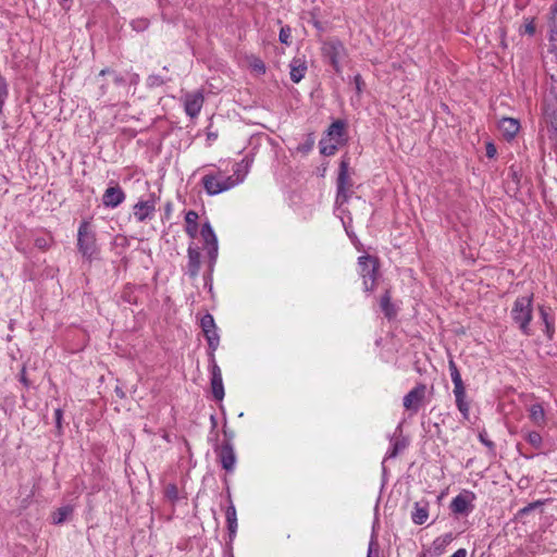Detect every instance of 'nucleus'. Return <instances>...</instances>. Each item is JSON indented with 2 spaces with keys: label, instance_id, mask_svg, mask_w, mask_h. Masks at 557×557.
<instances>
[{
  "label": "nucleus",
  "instance_id": "b1692460",
  "mask_svg": "<svg viewBox=\"0 0 557 557\" xmlns=\"http://www.w3.org/2000/svg\"><path fill=\"white\" fill-rule=\"evenodd\" d=\"M529 417L537 426H544L546 423L545 411L540 404H533L530 406Z\"/></svg>",
  "mask_w": 557,
  "mask_h": 557
},
{
  "label": "nucleus",
  "instance_id": "4468645a",
  "mask_svg": "<svg viewBox=\"0 0 557 557\" xmlns=\"http://www.w3.org/2000/svg\"><path fill=\"white\" fill-rule=\"evenodd\" d=\"M205 97L201 91L189 92L184 96L185 112L191 119L198 116L203 106Z\"/></svg>",
  "mask_w": 557,
  "mask_h": 557
},
{
  "label": "nucleus",
  "instance_id": "ddd939ff",
  "mask_svg": "<svg viewBox=\"0 0 557 557\" xmlns=\"http://www.w3.org/2000/svg\"><path fill=\"white\" fill-rule=\"evenodd\" d=\"M156 212V200L151 197L148 200H139L133 207V215L137 222L151 220Z\"/></svg>",
  "mask_w": 557,
  "mask_h": 557
},
{
  "label": "nucleus",
  "instance_id": "6e6d98bb",
  "mask_svg": "<svg viewBox=\"0 0 557 557\" xmlns=\"http://www.w3.org/2000/svg\"><path fill=\"white\" fill-rule=\"evenodd\" d=\"M22 381H23L25 384H27V380H26V377H25L24 375H22Z\"/></svg>",
  "mask_w": 557,
  "mask_h": 557
},
{
  "label": "nucleus",
  "instance_id": "37998d69",
  "mask_svg": "<svg viewBox=\"0 0 557 557\" xmlns=\"http://www.w3.org/2000/svg\"><path fill=\"white\" fill-rule=\"evenodd\" d=\"M524 33L528 35H531V36L534 35L535 34V25L532 22L525 24Z\"/></svg>",
  "mask_w": 557,
  "mask_h": 557
},
{
  "label": "nucleus",
  "instance_id": "c756f323",
  "mask_svg": "<svg viewBox=\"0 0 557 557\" xmlns=\"http://www.w3.org/2000/svg\"><path fill=\"white\" fill-rule=\"evenodd\" d=\"M453 534L451 533H446L440 537H437L434 542H433V546H434V550L437 552L438 554H442L443 550L445 549V547L451 543L453 541Z\"/></svg>",
  "mask_w": 557,
  "mask_h": 557
},
{
  "label": "nucleus",
  "instance_id": "a18cd8bd",
  "mask_svg": "<svg viewBox=\"0 0 557 557\" xmlns=\"http://www.w3.org/2000/svg\"><path fill=\"white\" fill-rule=\"evenodd\" d=\"M450 557H467V550L465 548H459Z\"/></svg>",
  "mask_w": 557,
  "mask_h": 557
},
{
  "label": "nucleus",
  "instance_id": "2eb2a0df",
  "mask_svg": "<svg viewBox=\"0 0 557 557\" xmlns=\"http://www.w3.org/2000/svg\"><path fill=\"white\" fill-rule=\"evenodd\" d=\"M307 60L305 55H296L289 63V75L294 83H299L307 73Z\"/></svg>",
  "mask_w": 557,
  "mask_h": 557
},
{
  "label": "nucleus",
  "instance_id": "09e8293b",
  "mask_svg": "<svg viewBox=\"0 0 557 557\" xmlns=\"http://www.w3.org/2000/svg\"><path fill=\"white\" fill-rule=\"evenodd\" d=\"M313 144H314L313 139H308V140H307V143L304 145L302 150H304V151H309V150H311V149H312V147H313Z\"/></svg>",
  "mask_w": 557,
  "mask_h": 557
},
{
  "label": "nucleus",
  "instance_id": "a211bd4d",
  "mask_svg": "<svg viewBox=\"0 0 557 557\" xmlns=\"http://www.w3.org/2000/svg\"><path fill=\"white\" fill-rule=\"evenodd\" d=\"M187 253H188L187 274L189 275V277L196 278L199 274V270H200V265H201L200 252L197 248L189 246Z\"/></svg>",
  "mask_w": 557,
  "mask_h": 557
},
{
  "label": "nucleus",
  "instance_id": "412c9836",
  "mask_svg": "<svg viewBox=\"0 0 557 557\" xmlns=\"http://www.w3.org/2000/svg\"><path fill=\"white\" fill-rule=\"evenodd\" d=\"M198 213L190 210L185 215V231L190 238H196L198 234Z\"/></svg>",
  "mask_w": 557,
  "mask_h": 557
},
{
  "label": "nucleus",
  "instance_id": "423d86ee",
  "mask_svg": "<svg viewBox=\"0 0 557 557\" xmlns=\"http://www.w3.org/2000/svg\"><path fill=\"white\" fill-rule=\"evenodd\" d=\"M321 50L324 59L330 62L333 69L337 73L341 72L339 63L346 53L344 45L338 39L332 38L323 42Z\"/></svg>",
  "mask_w": 557,
  "mask_h": 557
},
{
  "label": "nucleus",
  "instance_id": "2f4dec72",
  "mask_svg": "<svg viewBox=\"0 0 557 557\" xmlns=\"http://www.w3.org/2000/svg\"><path fill=\"white\" fill-rule=\"evenodd\" d=\"M164 496L171 503L178 500V488L175 484L169 483L164 486Z\"/></svg>",
  "mask_w": 557,
  "mask_h": 557
},
{
  "label": "nucleus",
  "instance_id": "473e14b6",
  "mask_svg": "<svg viewBox=\"0 0 557 557\" xmlns=\"http://www.w3.org/2000/svg\"><path fill=\"white\" fill-rule=\"evenodd\" d=\"M367 557H381L380 545L375 535L371 536Z\"/></svg>",
  "mask_w": 557,
  "mask_h": 557
},
{
  "label": "nucleus",
  "instance_id": "4d7b16f0",
  "mask_svg": "<svg viewBox=\"0 0 557 557\" xmlns=\"http://www.w3.org/2000/svg\"><path fill=\"white\" fill-rule=\"evenodd\" d=\"M100 74H101V75H106V70H102V71L100 72Z\"/></svg>",
  "mask_w": 557,
  "mask_h": 557
},
{
  "label": "nucleus",
  "instance_id": "393cba45",
  "mask_svg": "<svg viewBox=\"0 0 557 557\" xmlns=\"http://www.w3.org/2000/svg\"><path fill=\"white\" fill-rule=\"evenodd\" d=\"M548 34L549 40L554 44L557 42V0L550 7L548 20Z\"/></svg>",
  "mask_w": 557,
  "mask_h": 557
},
{
  "label": "nucleus",
  "instance_id": "a19ab883",
  "mask_svg": "<svg viewBox=\"0 0 557 557\" xmlns=\"http://www.w3.org/2000/svg\"><path fill=\"white\" fill-rule=\"evenodd\" d=\"M485 150H486V157L490 159L494 158L497 153L496 147L492 143L486 144Z\"/></svg>",
  "mask_w": 557,
  "mask_h": 557
},
{
  "label": "nucleus",
  "instance_id": "72a5a7b5",
  "mask_svg": "<svg viewBox=\"0 0 557 557\" xmlns=\"http://www.w3.org/2000/svg\"><path fill=\"white\" fill-rule=\"evenodd\" d=\"M525 440L534 448H540L542 445V436L539 432H529L525 436Z\"/></svg>",
  "mask_w": 557,
  "mask_h": 557
},
{
  "label": "nucleus",
  "instance_id": "58836bf2",
  "mask_svg": "<svg viewBox=\"0 0 557 557\" xmlns=\"http://www.w3.org/2000/svg\"><path fill=\"white\" fill-rule=\"evenodd\" d=\"M206 248L208 249L210 263H213L218 256V243H215V245L211 244L210 246H206Z\"/></svg>",
  "mask_w": 557,
  "mask_h": 557
},
{
  "label": "nucleus",
  "instance_id": "603ef678",
  "mask_svg": "<svg viewBox=\"0 0 557 557\" xmlns=\"http://www.w3.org/2000/svg\"><path fill=\"white\" fill-rule=\"evenodd\" d=\"M546 333L548 335L549 338L553 337V333H554V326H553V323L549 322V327H546Z\"/></svg>",
  "mask_w": 557,
  "mask_h": 557
},
{
  "label": "nucleus",
  "instance_id": "4be33fe9",
  "mask_svg": "<svg viewBox=\"0 0 557 557\" xmlns=\"http://www.w3.org/2000/svg\"><path fill=\"white\" fill-rule=\"evenodd\" d=\"M327 135L330 137V141L341 144L345 135V123L341 120L333 122L327 129Z\"/></svg>",
  "mask_w": 557,
  "mask_h": 557
},
{
  "label": "nucleus",
  "instance_id": "3c124183",
  "mask_svg": "<svg viewBox=\"0 0 557 557\" xmlns=\"http://www.w3.org/2000/svg\"><path fill=\"white\" fill-rule=\"evenodd\" d=\"M480 440H481V442H482L484 445H486L487 447H493V446H494L493 442H491V441H488L487 438H485V437L483 436V434H480Z\"/></svg>",
  "mask_w": 557,
  "mask_h": 557
},
{
  "label": "nucleus",
  "instance_id": "49530a36",
  "mask_svg": "<svg viewBox=\"0 0 557 557\" xmlns=\"http://www.w3.org/2000/svg\"><path fill=\"white\" fill-rule=\"evenodd\" d=\"M540 311H541V317L545 323V326L549 327V321H548L547 313L545 312V310L543 308H541Z\"/></svg>",
  "mask_w": 557,
  "mask_h": 557
},
{
  "label": "nucleus",
  "instance_id": "c03bdc74",
  "mask_svg": "<svg viewBox=\"0 0 557 557\" xmlns=\"http://www.w3.org/2000/svg\"><path fill=\"white\" fill-rule=\"evenodd\" d=\"M253 69L260 73H264L265 72V65L262 61L260 60H257L255 63H253Z\"/></svg>",
  "mask_w": 557,
  "mask_h": 557
},
{
  "label": "nucleus",
  "instance_id": "9b49d317",
  "mask_svg": "<svg viewBox=\"0 0 557 557\" xmlns=\"http://www.w3.org/2000/svg\"><path fill=\"white\" fill-rule=\"evenodd\" d=\"M210 356V371H211V392L216 400H222L224 397V386L222 380V372L220 367L215 361V357L213 354H209Z\"/></svg>",
  "mask_w": 557,
  "mask_h": 557
},
{
  "label": "nucleus",
  "instance_id": "7ed1b4c3",
  "mask_svg": "<svg viewBox=\"0 0 557 557\" xmlns=\"http://www.w3.org/2000/svg\"><path fill=\"white\" fill-rule=\"evenodd\" d=\"M532 296L518 297L511 309V318L519 325L523 334H529V324L532 321Z\"/></svg>",
  "mask_w": 557,
  "mask_h": 557
},
{
  "label": "nucleus",
  "instance_id": "864d4df0",
  "mask_svg": "<svg viewBox=\"0 0 557 557\" xmlns=\"http://www.w3.org/2000/svg\"><path fill=\"white\" fill-rule=\"evenodd\" d=\"M171 210H172V205L169 202V203H166V207H165V216L166 218L170 216Z\"/></svg>",
  "mask_w": 557,
  "mask_h": 557
},
{
  "label": "nucleus",
  "instance_id": "aec40b11",
  "mask_svg": "<svg viewBox=\"0 0 557 557\" xmlns=\"http://www.w3.org/2000/svg\"><path fill=\"white\" fill-rule=\"evenodd\" d=\"M454 395L458 410L461 412L462 417L468 420L470 406L466 401V387L454 388Z\"/></svg>",
  "mask_w": 557,
  "mask_h": 557
},
{
  "label": "nucleus",
  "instance_id": "8fccbe9b",
  "mask_svg": "<svg viewBox=\"0 0 557 557\" xmlns=\"http://www.w3.org/2000/svg\"><path fill=\"white\" fill-rule=\"evenodd\" d=\"M355 83H356L357 90L360 91L361 90V84L363 83L360 75H356L355 76Z\"/></svg>",
  "mask_w": 557,
  "mask_h": 557
},
{
  "label": "nucleus",
  "instance_id": "5fc2aeb1",
  "mask_svg": "<svg viewBox=\"0 0 557 557\" xmlns=\"http://www.w3.org/2000/svg\"><path fill=\"white\" fill-rule=\"evenodd\" d=\"M37 246L40 247V248H44L46 246L45 242L42 240H37Z\"/></svg>",
  "mask_w": 557,
  "mask_h": 557
},
{
  "label": "nucleus",
  "instance_id": "c9c22d12",
  "mask_svg": "<svg viewBox=\"0 0 557 557\" xmlns=\"http://www.w3.org/2000/svg\"><path fill=\"white\" fill-rule=\"evenodd\" d=\"M8 85L4 79H0V112L2 111V107L4 104L5 99L8 98Z\"/></svg>",
  "mask_w": 557,
  "mask_h": 557
},
{
  "label": "nucleus",
  "instance_id": "0eeeda50",
  "mask_svg": "<svg viewBox=\"0 0 557 557\" xmlns=\"http://www.w3.org/2000/svg\"><path fill=\"white\" fill-rule=\"evenodd\" d=\"M349 162L343 159L339 164L338 177H337V195L336 202L339 205L345 203L349 198V190L352 186V181L349 175Z\"/></svg>",
  "mask_w": 557,
  "mask_h": 557
},
{
  "label": "nucleus",
  "instance_id": "6e6552de",
  "mask_svg": "<svg viewBox=\"0 0 557 557\" xmlns=\"http://www.w3.org/2000/svg\"><path fill=\"white\" fill-rule=\"evenodd\" d=\"M426 394L425 384H418L408 394L405 395L403 405L411 414H416L422 407Z\"/></svg>",
  "mask_w": 557,
  "mask_h": 557
},
{
  "label": "nucleus",
  "instance_id": "c85d7f7f",
  "mask_svg": "<svg viewBox=\"0 0 557 557\" xmlns=\"http://www.w3.org/2000/svg\"><path fill=\"white\" fill-rule=\"evenodd\" d=\"M448 368L450 371L451 381L454 383V388L465 387L460 372L453 359L449 360Z\"/></svg>",
  "mask_w": 557,
  "mask_h": 557
},
{
  "label": "nucleus",
  "instance_id": "a878e982",
  "mask_svg": "<svg viewBox=\"0 0 557 557\" xmlns=\"http://www.w3.org/2000/svg\"><path fill=\"white\" fill-rule=\"evenodd\" d=\"M380 307L387 319H392L396 315V308L392 304L391 294L388 290L381 297Z\"/></svg>",
  "mask_w": 557,
  "mask_h": 557
},
{
  "label": "nucleus",
  "instance_id": "f257e3e1",
  "mask_svg": "<svg viewBox=\"0 0 557 557\" xmlns=\"http://www.w3.org/2000/svg\"><path fill=\"white\" fill-rule=\"evenodd\" d=\"M543 62L546 74L552 79L550 88L544 97V115L547 123L557 131V54L548 50Z\"/></svg>",
  "mask_w": 557,
  "mask_h": 557
},
{
  "label": "nucleus",
  "instance_id": "20e7f679",
  "mask_svg": "<svg viewBox=\"0 0 557 557\" xmlns=\"http://www.w3.org/2000/svg\"><path fill=\"white\" fill-rule=\"evenodd\" d=\"M77 247L83 257L87 259H91L97 253L96 235L86 221L79 225Z\"/></svg>",
  "mask_w": 557,
  "mask_h": 557
},
{
  "label": "nucleus",
  "instance_id": "f03ea898",
  "mask_svg": "<svg viewBox=\"0 0 557 557\" xmlns=\"http://www.w3.org/2000/svg\"><path fill=\"white\" fill-rule=\"evenodd\" d=\"M245 174H242V165L236 164L233 175H224L222 172L207 174L201 182L205 190L209 195H218L226 191L244 181Z\"/></svg>",
  "mask_w": 557,
  "mask_h": 557
},
{
  "label": "nucleus",
  "instance_id": "bb28decb",
  "mask_svg": "<svg viewBox=\"0 0 557 557\" xmlns=\"http://www.w3.org/2000/svg\"><path fill=\"white\" fill-rule=\"evenodd\" d=\"M226 522L227 529L230 531V537L232 539L235 535L237 529L236 509L232 503L226 509Z\"/></svg>",
  "mask_w": 557,
  "mask_h": 557
},
{
  "label": "nucleus",
  "instance_id": "1a4fd4ad",
  "mask_svg": "<svg viewBox=\"0 0 557 557\" xmlns=\"http://www.w3.org/2000/svg\"><path fill=\"white\" fill-rule=\"evenodd\" d=\"M200 326L208 342L210 354L214 355V351L220 344V336L216 332V325L214 323L213 317L209 313L203 315L200 321Z\"/></svg>",
  "mask_w": 557,
  "mask_h": 557
},
{
  "label": "nucleus",
  "instance_id": "79ce46f5",
  "mask_svg": "<svg viewBox=\"0 0 557 557\" xmlns=\"http://www.w3.org/2000/svg\"><path fill=\"white\" fill-rule=\"evenodd\" d=\"M542 504H543V503H542L541 500H537V502H535V503H531V504H529L528 506H525L524 508H522V509L520 510V513H522V515H527V513H529L530 511H532L534 508H536V507L541 506Z\"/></svg>",
  "mask_w": 557,
  "mask_h": 557
},
{
  "label": "nucleus",
  "instance_id": "4c0bfd02",
  "mask_svg": "<svg viewBox=\"0 0 557 557\" xmlns=\"http://www.w3.org/2000/svg\"><path fill=\"white\" fill-rule=\"evenodd\" d=\"M405 444L401 443L400 441H396L394 444H393V448L387 453V458H394L397 456L398 451L400 449H404L405 448Z\"/></svg>",
  "mask_w": 557,
  "mask_h": 557
},
{
  "label": "nucleus",
  "instance_id": "7c9ffc66",
  "mask_svg": "<svg viewBox=\"0 0 557 557\" xmlns=\"http://www.w3.org/2000/svg\"><path fill=\"white\" fill-rule=\"evenodd\" d=\"M338 145L339 144H337L336 141H330V139H322L320 141V152L321 154L326 157L333 156L336 152Z\"/></svg>",
  "mask_w": 557,
  "mask_h": 557
},
{
  "label": "nucleus",
  "instance_id": "6ab92c4d",
  "mask_svg": "<svg viewBox=\"0 0 557 557\" xmlns=\"http://www.w3.org/2000/svg\"><path fill=\"white\" fill-rule=\"evenodd\" d=\"M429 518V505L425 502H417L411 512V519L416 524H423Z\"/></svg>",
  "mask_w": 557,
  "mask_h": 557
},
{
  "label": "nucleus",
  "instance_id": "f8f14e48",
  "mask_svg": "<svg viewBox=\"0 0 557 557\" xmlns=\"http://www.w3.org/2000/svg\"><path fill=\"white\" fill-rule=\"evenodd\" d=\"M215 451L222 468L227 472L233 471L236 463V456L232 444L230 442H224Z\"/></svg>",
  "mask_w": 557,
  "mask_h": 557
},
{
  "label": "nucleus",
  "instance_id": "9d476101",
  "mask_svg": "<svg viewBox=\"0 0 557 557\" xmlns=\"http://www.w3.org/2000/svg\"><path fill=\"white\" fill-rule=\"evenodd\" d=\"M474 499L475 495L473 492L463 491L453 498L450 509L454 513L467 516L473 509L472 503Z\"/></svg>",
  "mask_w": 557,
  "mask_h": 557
},
{
  "label": "nucleus",
  "instance_id": "f3484780",
  "mask_svg": "<svg viewBox=\"0 0 557 557\" xmlns=\"http://www.w3.org/2000/svg\"><path fill=\"white\" fill-rule=\"evenodd\" d=\"M519 128L520 124L518 120L512 117H503L498 123V129L507 140L513 139L519 132Z\"/></svg>",
  "mask_w": 557,
  "mask_h": 557
},
{
  "label": "nucleus",
  "instance_id": "f704fd0d",
  "mask_svg": "<svg viewBox=\"0 0 557 557\" xmlns=\"http://www.w3.org/2000/svg\"><path fill=\"white\" fill-rule=\"evenodd\" d=\"M149 24H150L149 20L145 18V17L135 18L131 23L133 29L136 32L146 30L148 28Z\"/></svg>",
  "mask_w": 557,
  "mask_h": 557
},
{
  "label": "nucleus",
  "instance_id": "5701e85b",
  "mask_svg": "<svg viewBox=\"0 0 557 557\" xmlns=\"http://www.w3.org/2000/svg\"><path fill=\"white\" fill-rule=\"evenodd\" d=\"M73 511H74V507L72 505H64V506L58 508L52 513V523L62 524L63 522H65L72 518Z\"/></svg>",
  "mask_w": 557,
  "mask_h": 557
},
{
  "label": "nucleus",
  "instance_id": "ea45409f",
  "mask_svg": "<svg viewBox=\"0 0 557 557\" xmlns=\"http://www.w3.org/2000/svg\"><path fill=\"white\" fill-rule=\"evenodd\" d=\"M147 82H148V85L151 86V87H153V86H161L164 83L163 78L161 76H159V75H150V76H148Z\"/></svg>",
  "mask_w": 557,
  "mask_h": 557
},
{
  "label": "nucleus",
  "instance_id": "dca6fc26",
  "mask_svg": "<svg viewBox=\"0 0 557 557\" xmlns=\"http://www.w3.org/2000/svg\"><path fill=\"white\" fill-rule=\"evenodd\" d=\"M125 199V194L120 186L108 187L102 196V202L106 207L115 208Z\"/></svg>",
  "mask_w": 557,
  "mask_h": 557
},
{
  "label": "nucleus",
  "instance_id": "e433bc0d",
  "mask_svg": "<svg viewBox=\"0 0 557 557\" xmlns=\"http://www.w3.org/2000/svg\"><path fill=\"white\" fill-rule=\"evenodd\" d=\"M292 36V30L288 26L282 27L280 30V41L282 44L288 45L289 38Z\"/></svg>",
  "mask_w": 557,
  "mask_h": 557
},
{
  "label": "nucleus",
  "instance_id": "39448f33",
  "mask_svg": "<svg viewBox=\"0 0 557 557\" xmlns=\"http://www.w3.org/2000/svg\"><path fill=\"white\" fill-rule=\"evenodd\" d=\"M359 273L363 278L366 292H372L375 286L377 260L371 256H361L358 259Z\"/></svg>",
  "mask_w": 557,
  "mask_h": 557
},
{
  "label": "nucleus",
  "instance_id": "de8ad7c7",
  "mask_svg": "<svg viewBox=\"0 0 557 557\" xmlns=\"http://www.w3.org/2000/svg\"><path fill=\"white\" fill-rule=\"evenodd\" d=\"M54 417H55L57 425L60 428V425H61V418H62V410L61 409H57L54 411Z\"/></svg>",
  "mask_w": 557,
  "mask_h": 557
},
{
  "label": "nucleus",
  "instance_id": "cd10ccee",
  "mask_svg": "<svg viewBox=\"0 0 557 557\" xmlns=\"http://www.w3.org/2000/svg\"><path fill=\"white\" fill-rule=\"evenodd\" d=\"M200 235H201L206 246H210L211 244L215 245V243H218L216 236L213 232V228H212L210 222H206L202 224L201 230H200Z\"/></svg>",
  "mask_w": 557,
  "mask_h": 557
}]
</instances>
